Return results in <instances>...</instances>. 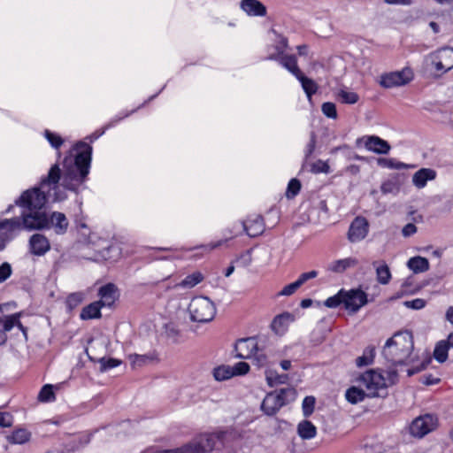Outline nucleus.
<instances>
[{
	"label": "nucleus",
	"mask_w": 453,
	"mask_h": 453,
	"mask_svg": "<svg viewBox=\"0 0 453 453\" xmlns=\"http://www.w3.org/2000/svg\"><path fill=\"white\" fill-rule=\"evenodd\" d=\"M258 346L259 343L256 337L239 339L234 346L235 357L241 359H250Z\"/></svg>",
	"instance_id": "12"
},
{
	"label": "nucleus",
	"mask_w": 453,
	"mask_h": 453,
	"mask_svg": "<svg viewBox=\"0 0 453 453\" xmlns=\"http://www.w3.org/2000/svg\"><path fill=\"white\" fill-rule=\"evenodd\" d=\"M288 39L283 36H279V41L277 44L274 46L275 48V53H273L272 55H278V57L284 56V51L288 48Z\"/></svg>",
	"instance_id": "53"
},
{
	"label": "nucleus",
	"mask_w": 453,
	"mask_h": 453,
	"mask_svg": "<svg viewBox=\"0 0 453 453\" xmlns=\"http://www.w3.org/2000/svg\"><path fill=\"white\" fill-rule=\"evenodd\" d=\"M74 149L78 150L74 157L68 156L64 158L63 172L58 164L51 165L50 168V170L55 165L58 167L60 171V178L58 181L62 180L61 185L65 188L72 191H76L78 187L85 180L88 174L92 154V147L84 142H79ZM58 188L59 186L57 184L56 188H51L50 191L45 192L46 203L51 196V191L54 192L53 201L61 199L57 193ZM45 190H47V188Z\"/></svg>",
	"instance_id": "2"
},
{
	"label": "nucleus",
	"mask_w": 453,
	"mask_h": 453,
	"mask_svg": "<svg viewBox=\"0 0 453 453\" xmlns=\"http://www.w3.org/2000/svg\"><path fill=\"white\" fill-rule=\"evenodd\" d=\"M426 302L422 298H416L403 303L405 307L413 310H420L426 306Z\"/></svg>",
	"instance_id": "55"
},
{
	"label": "nucleus",
	"mask_w": 453,
	"mask_h": 453,
	"mask_svg": "<svg viewBox=\"0 0 453 453\" xmlns=\"http://www.w3.org/2000/svg\"><path fill=\"white\" fill-rule=\"evenodd\" d=\"M422 383L425 385H434L440 381V379L434 378L433 375H424L421 380Z\"/></svg>",
	"instance_id": "60"
},
{
	"label": "nucleus",
	"mask_w": 453,
	"mask_h": 453,
	"mask_svg": "<svg viewBox=\"0 0 453 453\" xmlns=\"http://www.w3.org/2000/svg\"><path fill=\"white\" fill-rule=\"evenodd\" d=\"M338 96L341 98L342 102L344 104H356L359 99V96L357 93L346 90H341Z\"/></svg>",
	"instance_id": "45"
},
{
	"label": "nucleus",
	"mask_w": 453,
	"mask_h": 453,
	"mask_svg": "<svg viewBox=\"0 0 453 453\" xmlns=\"http://www.w3.org/2000/svg\"><path fill=\"white\" fill-rule=\"evenodd\" d=\"M234 376L245 375L250 371V365L246 362H238L234 366H231Z\"/></svg>",
	"instance_id": "51"
},
{
	"label": "nucleus",
	"mask_w": 453,
	"mask_h": 453,
	"mask_svg": "<svg viewBox=\"0 0 453 453\" xmlns=\"http://www.w3.org/2000/svg\"><path fill=\"white\" fill-rule=\"evenodd\" d=\"M60 178V171L57 165L53 166L46 176L42 177L38 187L24 191L3 212L10 213L15 205L24 211L19 217L0 219V251H3L23 228L28 230H41L47 226L49 220L44 210L46 204V188L50 191L56 188Z\"/></svg>",
	"instance_id": "1"
},
{
	"label": "nucleus",
	"mask_w": 453,
	"mask_h": 453,
	"mask_svg": "<svg viewBox=\"0 0 453 453\" xmlns=\"http://www.w3.org/2000/svg\"><path fill=\"white\" fill-rule=\"evenodd\" d=\"M212 375L217 381H222L234 377V372L230 365H222L213 369Z\"/></svg>",
	"instance_id": "33"
},
{
	"label": "nucleus",
	"mask_w": 453,
	"mask_h": 453,
	"mask_svg": "<svg viewBox=\"0 0 453 453\" xmlns=\"http://www.w3.org/2000/svg\"><path fill=\"white\" fill-rule=\"evenodd\" d=\"M449 344L446 341H440L434 350V357L439 362L443 363L448 358Z\"/></svg>",
	"instance_id": "35"
},
{
	"label": "nucleus",
	"mask_w": 453,
	"mask_h": 453,
	"mask_svg": "<svg viewBox=\"0 0 453 453\" xmlns=\"http://www.w3.org/2000/svg\"><path fill=\"white\" fill-rule=\"evenodd\" d=\"M21 312H16L12 315L4 316L0 318L1 330L10 332L14 326H17L27 338V327H25L20 322Z\"/></svg>",
	"instance_id": "19"
},
{
	"label": "nucleus",
	"mask_w": 453,
	"mask_h": 453,
	"mask_svg": "<svg viewBox=\"0 0 453 453\" xmlns=\"http://www.w3.org/2000/svg\"><path fill=\"white\" fill-rule=\"evenodd\" d=\"M296 79L301 82L302 88L304 90L309 100H311V96L317 93L318 85L317 83L306 77L303 73L296 77Z\"/></svg>",
	"instance_id": "29"
},
{
	"label": "nucleus",
	"mask_w": 453,
	"mask_h": 453,
	"mask_svg": "<svg viewBox=\"0 0 453 453\" xmlns=\"http://www.w3.org/2000/svg\"><path fill=\"white\" fill-rule=\"evenodd\" d=\"M388 380L391 384H395L397 380V372L395 369L388 371Z\"/></svg>",
	"instance_id": "61"
},
{
	"label": "nucleus",
	"mask_w": 453,
	"mask_h": 453,
	"mask_svg": "<svg viewBox=\"0 0 453 453\" xmlns=\"http://www.w3.org/2000/svg\"><path fill=\"white\" fill-rule=\"evenodd\" d=\"M380 190L383 194H396L399 191L398 185L392 180H388L382 183Z\"/></svg>",
	"instance_id": "52"
},
{
	"label": "nucleus",
	"mask_w": 453,
	"mask_h": 453,
	"mask_svg": "<svg viewBox=\"0 0 453 453\" xmlns=\"http://www.w3.org/2000/svg\"><path fill=\"white\" fill-rule=\"evenodd\" d=\"M223 438V433L204 434L194 438L189 443L181 448L163 450V451H145L143 453H210L215 448L216 442Z\"/></svg>",
	"instance_id": "4"
},
{
	"label": "nucleus",
	"mask_w": 453,
	"mask_h": 453,
	"mask_svg": "<svg viewBox=\"0 0 453 453\" xmlns=\"http://www.w3.org/2000/svg\"><path fill=\"white\" fill-rule=\"evenodd\" d=\"M56 399L53 386L51 384L44 385L38 395V400L42 403L53 402Z\"/></svg>",
	"instance_id": "38"
},
{
	"label": "nucleus",
	"mask_w": 453,
	"mask_h": 453,
	"mask_svg": "<svg viewBox=\"0 0 453 453\" xmlns=\"http://www.w3.org/2000/svg\"><path fill=\"white\" fill-rule=\"evenodd\" d=\"M128 357H129L131 365L134 368L142 366V365L148 364L151 360V357L148 355L134 354V355H129Z\"/></svg>",
	"instance_id": "43"
},
{
	"label": "nucleus",
	"mask_w": 453,
	"mask_h": 453,
	"mask_svg": "<svg viewBox=\"0 0 453 453\" xmlns=\"http://www.w3.org/2000/svg\"><path fill=\"white\" fill-rule=\"evenodd\" d=\"M265 379L270 387H274L287 383L288 376L287 374H279L274 371H267L265 372Z\"/></svg>",
	"instance_id": "34"
},
{
	"label": "nucleus",
	"mask_w": 453,
	"mask_h": 453,
	"mask_svg": "<svg viewBox=\"0 0 453 453\" xmlns=\"http://www.w3.org/2000/svg\"><path fill=\"white\" fill-rule=\"evenodd\" d=\"M294 321V316L289 312H284L280 315H277L273 322H272V329L275 333H281L283 332L289 323Z\"/></svg>",
	"instance_id": "24"
},
{
	"label": "nucleus",
	"mask_w": 453,
	"mask_h": 453,
	"mask_svg": "<svg viewBox=\"0 0 453 453\" xmlns=\"http://www.w3.org/2000/svg\"><path fill=\"white\" fill-rule=\"evenodd\" d=\"M12 273V265L4 262L0 265V283L4 282Z\"/></svg>",
	"instance_id": "54"
},
{
	"label": "nucleus",
	"mask_w": 453,
	"mask_h": 453,
	"mask_svg": "<svg viewBox=\"0 0 453 453\" xmlns=\"http://www.w3.org/2000/svg\"><path fill=\"white\" fill-rule=\"evenodd\" d=\"M300 288L297 281H294L287 286H285L280 292H279V296H291L293 295L298 288Z\"/></svg>",
	"instance_id": "56"
},
{
	"label": "nucleus",
	"mask_w": 453,
	"mask_h": 453,
	"mask_svg": "<svg viewBox=\"0 0 453 453\" xmlns=\"http://www.w3.org/2000/svg\"><path fill=\"white\" fill-rule=\"evenodd\" d=\"M188 312L192 321L207 323L213 319L216 314L214 303L205 296L194 297L188 305Z\"/></svg>",
	"instance_id": "6"
},
{
	"label": "nucleus",
	"mask_w": 453,
	"mask_h": 453,
	"mask_svg": "<svg viewBox=\"0 0 453 453\" xmlns=\"http://www.w3.org/2000/svg\"><path fill=\"white\" fill-rule=\"evenodd\" d=\"M102 307V304L98 301L89 303L81 310L80 314L81 319L88 320L101 318Z\"/></svg>",
	"instance_id": "25"
},
{
	"label": "nucleus",
	"mask_w": 453,
	"mask_h": 453,
	"mask_svg": "<svg viewBox=\"0 0 453 453\" xmlns=\"http://www.w3.org/2000/svg\"><path fill=\"white\" fill-rule=\"evenodd\" d=\"M347 172L353 175H356L360 172V167L357 165H350L349 166L347 167Z\"/></svg>",
	"instance_id": "63"
},
{
	"label": "nucleus",
	"mask_w": 453,
	"mask_h": 453,
	"mask_svg": "<svg viewBox=\"0 0 453 453\" xmlns=\"http://www.w3.org/2000/svg\"><path fill=\"white\" fill-rule=\"evenodd\" d=\"M315 402V397L311 395L304 397V399L303 400L302 410L303 414L305 418L310 417L313 413Z\"/></svg>",
	"instance_id": "41"
},
{
	"label": "nucleus",
	"mask_w": 453,
	"mask_h": 453,
	"mask_svg": "<svg viewBox=\"0 0 453 453\" xmlns=\"http://www.w3.org/2000/svg\"><path fill=\"white\" fill-rule=\"evenodd\" d=\"M358 261L353 257H347L334 261L328 266V269L334 273H343L346 269L357 265Z\"/></svg>",
	"instance_id": "27"
},
{
	"label": "nucleus",
	"mask_w": 453,
	"mask_h": 453,
	"mask_svg": "<svg viewBox=\"0 0 453 453\" xmlns=\"http://www.w3.org/2000/svg\"><path fill=\"white\" fill-rule=\"evenodd\" d=\"M369 225L365 218L357 217L351 223L348 237L351 242H359L365 238L368 234Z\"/></svg>",
	"instance_id": "14"
},
{
	"label": "nucleus",
	"mask_w": 453,
	"mask_h": 453,
	"mask_svg": "<svg viewBox=\"0 0 453 453\" xmlns=\"http://www.w3.org/2000/svg\"><path fill=\"white\" fill-rule=\"evenodd\" d=\"M203 280V275L200 272H195L186 276L178 286L183 288H192Z\"/></svg>",
	"instance_id": "31"
},
{
	"label": "nucleus",
	"mask_w": 453,
	"mask_h": 453,
	"mask_svg": "<svg viewBox=\"0 0 453 453\" xmlns=\"http://www.w3.org/2000/svg\"><path fill=\"white\" fill-rule=\"evenodd\" d=\"M438 418L432 414H426L415 418L410 426V433L415 437L421 438L434 430Z\"/></svg>",
	"instance_id": "10"
},
{
	"label": "nucleus",
	"mask_w": 453,
	"mask_h": 453,
	"mask_svg": "<svg viewBox=\"0 0 453 453\" xmlns=\"http://www.w3.org/2000/svg\"><path fill=\"white\" fill-rule=\"evenodd\" d=\"M445 317L449 323L453 324V306L448 308Z\"/></svg>",
	"instance_id": "64"
},
{
	"label": "nucleus",
	"mask_w": 453,
	"mask_h": 453,
	"mask_svg": "<svg viewBox=\"0 0 453 453\" xmlns=\"http://www.w3.org/2000/svg\"><path fill=\"white\" fill-rule=\"evenodd\" d=\"M388 4L411 5V0H384Z\"/></svg>",
	"instance_id": "62"
},
{
	"label": "nucleus",
	"mask_w": 453,
	"mask_h": 453,
	"mask_svg": "<svg viewBox=\"0 0 453 453\" xmlns=\"http://www.w3.org/2000/svg\"><path fill=\"white\" fill-rule=\"evenodd\" d=\"M414 78V73L411 67H404L400 71L391 72L380 76V84L385 88L404 86Z\"/></svg>",
	"instance_id": "9"
},
{
	"label": "nucleus",
	"mask_w": 453,
	"mask_h": 453,
	"mask_svg": "<svg viewBox=\"0 0 453 453\" xmlns=\"http://www.w3.org/2000/svg\"><path fill=\"white\" fill-rule=\"evenodd\" d=\"M116 291L117 288L112 283H108L99 288L98 296H100V300L98 302L103 307H110L114 303L116 300Z\"/></svg>",
	"instance_id": "21"
},
{
	"label": "nucleus",
	"mask_w": 453,
	"mask_h": 453,
	"mask_svg": "<svg viewBox=\"0 0 453 453\" xmlns=\"http://www.w3.org/2000/svg\"><path fill=\"white\" fill-rule=\"evenodd\" d=\"M435 76H441L453 68V48L442 47L431 52L426 58Z\"/></svg>",
	"instance_id": "7"
},
{
	"label": "nucleus",
	"mask_w": 453,
	"mask_h": 453,
	"mask_svg": "<svg viewBox=\"0 0 453 453\" xmlns=\"http://www.w3.org/2000/svg\"><path fill=\"white\" fill-rule=\"evenodd\" d=\"M378 164L385 168L402 170L408 168V165L394 158H380Z\"/></svg>",
	"instance_id": "39"
},
{
	"label": "nucleus",
	"mask_w": 453,
	"mask_h": 453,
	"mask_svg": "<svg viewBox=\"0 0 453 453\" xmlns=\"http://www.w3.org/2000/svg\"><path fill=\"white\" fill-rule=\"evenodd\" d=\"M316 142H317V135L314 132H311L310 134V141L304 149V162H307L309 157L314 152V150L316 147Z\"/></svg>",
	"instance_id": "48"
},
{
	"label": "nucleus",
	"mask_w": 453,
	"mask_h": 453,
	"mask_svg": "<svg viewBox=\"0 0 453 453\" xmlns=\"http://www.w3.org/2000/svg\"><path fill=\"white\" fill-rule=\"evenodd\" d=\"M356 381L363 387L368 398L384 397L387 395V382L383 375L371 369L362 373Z\"/></svg>",
	"instance_id": "5"
},
{
	"label": "nucleus",
	"mask_w": 453,
	"mask_h": 453,
	"mask_svg": "<svg viewBox=\"0 0 453 453\" xmlns=\"http://www.w3.org/2000/svg\"><path fill=\"white\" fill-rule=\"evenodd\" d=\"M266 59L278 61L280 65L286 68L296 78L302 73L297 65V58L295 55H284L281 57H278V55H269Z\"/></svg>",
	"instance_id": "15"
},
{
	"label": "nucleus",
	"mask_w": 453,
	"mask_h": 453,
	"mask_svg": "<svg viewBox=\"0 0 453 453\" xmlns=\"http://www.w3.org/2000/svg\"><path fill=\"white\" fill-rule=\"evenodd\" d=\"M364 139L365 148L374 153L388 154L391 149L389 143L379 136H365Z\"/></svg>",
	"instance_id": "17"
},
{
	"label": "nucleus",
	"mask_w": 453,
	"mask_h": 453,
	"mask_svg": "<svg viewBox=\"0 0 453 453\" xmlns=\"http://www.w3.org/2000/svg\"><path fill=\"white\" fill-rule=\"evenodd\" d=\"M343 297L344 308L349 313H356L367 303V295L361 289L344 290Z\"/></svg>",
	"instance_id": "11"
},
{
	"label": "nucleus",
	"mask_w": 453,
	"mask_h": 453,
	"mask_svg": "<svg viewBox=\"0 0 453 453\" xmlns=\"http://www.w3.org/2000/svg\"><path fill=\"white\" fill-rule=\"evenodd\" d=\"M343 295H344V289H341L336 295L328 297L325 301V305L328 308H336L340 304H343Z\"/></svg>",
	"instance_id": "42"
},
{
	"label": "nucleus",
	"mask_w": 453,
	"mask_h": 453,
	"mask_svg": "<svg viewBox=\"0 0 453 453\" xmlns=\"http://www.w3.org/2000/svg\"><path fill=\"white\" fill-rule=\"evenodd\" d=\"M44 135L48 142L50 143V145L55 149H58L64 142V140L61 138L60 135L52 133L49 130H45Z\"/></svg>",
	"instance_id": "46"
},
{
	"label": "nucleus",
	"mask_w": 453,
	"mask_h": 453,
	"mask_svg": "<svg viewBox=\"0 0 453 453\" xmlns=\"http://www.w3.org/2000/svg\"><path fill=\"white\" fill-rule=\"evenodd\" d=\"M375 357V347L368 346L364 349L363 355L356 359V365L358 367L366 366L372 364Z\"/></svg>",
	"instance_id": "30"
},
{
	"label": "nucleus",
	"mask_w": 453,
	"mask_h": 453,
	"mask_svg": "<svg viewBox=\"0 0 453 453\" xmlns=\"http://www.w3.org/2000/svg\"><path fill=\"white\" fill-rule=\"evenodd\" d=\"M31 434L24 428H19L7 437L12 443L22 444L29 441Z\"/></svg>",
	"instance_id": "32"
},
{
	"label": "nucleus",
	"mask_w": 453,
	"mask_h": 453,
	"mask_svg": "<svg viewBox=\"0 0 453 453\" xmlns=\"http://www.w3.org/2000/svg\"><path fill=\"white\" fill-rule=\"evenodd\" d=\"M318 274H319V273L315 270H312V271H310L307 273H303L300 274V276L298 277L296 281L299 284V286L301 287L309 280L316 278L318 276Z\"/></svg>",
	"instance_id": "57"
},
{
	"label": "nucleus",
	"mask_w": 453,
	"mask_h": 453,
	"mask_svg": "<svg viewBox=\"0 0 453 453\" xmlns=\"http://www.w3.org/2000/svg\"><path fill=\"white\" fill-rule=\"evenodd\" d=\"M407 265L415 273H424L429 269L428 260L419 256L410 258Z\"/></svg>",
	"instance_id": "28"
},
{
	"label": "nucleus",
	"mask_w": 453,
	"mask_h": 453,
	"mask_svg": "<svg viewBox=\"0 0 453 453\" xmlns=\"http://www.w3.org/2000/svg\"><path fill=\"white\" fill-rule=\"evenodd\" d=\"M413 344L411 333L397 332L386 342L382 356L393 366L403 365L412 352Z\"/></svg>",
	"instance_id": "3"
},
{
	"label": "nucleus",
	"mask_w": 453,
	"mask_h": 453,
	"mask_svg": "<svg viewBox=\"0 0 453 453\" xmlns=\"http://www.w3.org/2000/svg\"><path fill=\"white\" fill-rule=\"evenodd\" d=\"M376 279L382 285H386L390 281L391 273L389 267L385 263L376 267Z\"/></svg>",
	"instance_id": "37"
},
{
	"label": "nucleus",
	"mask_w": 453,
	"mask_h": 453,
	"mask_svg": "<svg viewBox=\"0 0 453 453\" xmlns=\"http://www.w3.org/2000/svg\"><path fill=\"white\" fill-rule=\"evenodd\" d=\"M417 232V226L412 223L405 225L402 230V234L404 237H410Z\"/></svg>",
	"instance_id": "59"
},
{
	"label": "nucleus",
	"mask_w": 453,
	"mask_h": 453,
	"mask_svg": "<svg viewBox=\"0 0 453 453\" xmlns=\"http://www.w3.org/2000/svg\"><path fill=\"white\" fill-rule=\"evenodd\" d=\"M252 359V363L254 365H257L258 368L264 367L268 364V357L264 349L260 345L257 348V350L254 351V356L250 358Z\"/></svg>",
	"instance_id": "36"
},
{
	"label": "nucleus",
	"mask_w": 453,
	"mask_h": 453,
	"mask_svg": "<svg viewBox=\"0 0 453 453\" xmlns=\"http://www.w3.org/2000/svg\"><path fill=\"white\" fill-rule=\"evenodd\" d=\"M311 172L313 173H329L330 166L326 162H325L321 159H319L315 163L311 164Z\"/></svg>",
	"instance_id": "47"
},
{
	"label": "nucleus",
	"mask_w": 453,
	"mask_h": 453,
	"mask_svg": "<svg viewBox=\"0 0 453 453\" xmlns=\"http://www.w3.org/2000/svg\"><path fill=\"white\" fill-rule=\"evenodd\" d=\"M241 8L250 16H265L266 14L265 6L258 0H242Z\"/></svg>",
	"instance_id": "22"
},
{
	"label": "nucleus",
	"mask_w": 453,
	"mask_h": 453,
	"mask_svg": "<svg viewBox=\"0 0 453 453\" xmlns=\"http://www.w3.org/2000/svg\"><path fill=\"white\" fill-rule=\"evenodd\" d=\"M13 423V417L8 412H0V426L11 427Z\"/></svg>",
	"instance_id": "58"
},
{
	"label": "nucleus",
	"mask_w": 453,
	"mask_h": 453,
	"mask_svg": "<svg viewBox=\"0 0 453 453\" xmlns=\"http://www.w3.org/2000/svg\"><path fill=\"white\" fill-rule=\"evenodd\" d=\"M28 250L36 257H42L50 250V240L42 234H34L28 240Z\"/></svg>",
	"instance_id": "13"
},
{
	"label": "nucleus",
	"mask_w": 453,
	"mask_h": 453,
	"mask_svg": "<svg viewBox=\"0 0 453 453\" xmlns=\"http://www.w3.org/2000/svg\"><path fill=\"white\" fill-rule=\"evenodd\" d=\"M346 400L352 403L357 404L365 400L367 397V393L363 387L352 386L349 388L345 392Z\"/></svg>",
	"instance_id": "23"
},
{
	"label": "nucleus",
	"mask_w": 453,
	"mask_h": 453,
	"mask_svg": "<svg viewBox=\"0 0 453 453\" xmlns=\"http://www.w3.org/2000/svg\"><path fill=\"white\" fill-rule=\"evenodd\" d=\"M243 230L250 237H256L261 234L265 230L264 219L261 216H256L246 222H242Z\"/></svg>",
	"instance_id": "20"
},
{
	"label": "nucleus",
	"mask_w": 453,
	"mask_h": 453,
	"mask_svg": "<svg viewBox=\"0 0 453 453\" xmlns=\"http://www.w3.org/2000/svg\"><path fill=\"white\" fill-rule=\"evenodd\" d=\"M296 390L292 388H281L279 392H271L262 402V411L269 416L274 415L282 406L294 401Z\"/></svg>",
	"instance_id": "8"
},
{
	"label": "nucleus",
	"mask_w": 453,
	"mask_h": 453,
	"mask_svg": "<svg viewBox=\"0 0 453 453\" xmlns=\"http://www.w3.org/2000/svg\"><path fill=\"white\" fill-rule=\"evenodd\" d=\"M301 189V182L299 180L294 178L288 182L286 196L288 198H294Z\"/></svg>",
	"instance_id": "44"
},
{
	"label": "nucleus",
	"mask_w": 453,
	"mask_h": 453,
	"mask_svg": "<svg viewBox=\"0 0 453 453\" xmlns=\"http://www.w3.org/2000/svg\"><path fill=\"white\" fill-rule=\"evenodd\" d=\"M437 177V173L432 168H421L412 176V184L418 189L426 186L427 181L434 180Z\"/></svg>",
	"instance_id": "18"
},
{
	"label": "nucleus",
	"mask_w": 453,
	"mask_h": 453,
	"mask_svg": "<svg viewBox=\"0 0 453 453\" xmlns=\"http://www.w3.org/2000/svg\"><path fill=\"white\" fill-rule=\"evenodd\" d=\"M298 435L303 440H310L316 436L317 428L309 420H303L297 426Z\"/></svg>",
	"instance_id": "26"
},
{
	"label": "nucleus",
	"mask_w": 453,
	"mask_h": 453,
	"mask_svg": "<svg viewBox=\"0 0 453 453\" xmlns=\"http://www.w3.org/2000/svg\"><path fill=\"white\" fill-rule=\"evenodd\" d=\"M49 224L45 228L52 226L57 234L62 235L67 232L69 222L65 215L59 211H54L48 217ZM44 229V227L42 228Z\"/></svg>",
	"instance_id": "16"
},
{
	"label": "nucleus",
	"mask_w": 453,
	"mask_h": 453,
	"mask_svg": "<svg viewBox=\"0 0 453 453\" xmlns=\"http://www.w3.org/2000/svg\"><path fill=\"white\" fill-rule=\"evenodd\" d=\"M321 111L325 116L335 119L337 118L336 106L334 103L326 102L321 105Z\"/></svg>",
	"instance_id": "49"
},
{
	"label": "nucleus",
	"mask_w": 453,
	"mask_h": 453,
	"mask_svg": "<svg viewBox=\"0 0 453 453\" xmlns=\"http://www.w3.org/2000/svg\"><path fill=\"white\" fill-rule=\"evenodd\" d=\"M85 295L82 292L70 294L66 298V306L69 310H73L84 301Z\"/></svg>",
	"instance_id": "40"
},
{
	"label": "nucleus",
	"mask_w": 453,
	"mask_h": 453,
	"mask_svg": "<svg viewBox=\"0 0 453 453\" xmlns=\"http://www.w3.org/2000/svg\"><path fill=\"white\" fill-rule=\"evenodd\" d=\"M100 365H101V371L104 372L109 369L114 368L119 366L121 364V361L116 358H105L103 357L100 359Z\"/></svg>",
	"instance_id": "50"
}]
</instances>
